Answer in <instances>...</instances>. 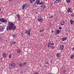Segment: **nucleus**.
Returning a JSON list of instances; mask_svg holds the SVG:
<instances>
[{"label": "nucleus", "mask_w": 74, "mask_h": 74, "mask_svg": "<svg viewBox=\"0 0 74 74\" xmlns=\"http://www.w3.org/2000/svg\"><path fill=\"white\" fill-rule=\"evenodd\" d=\"M13 26H14V24L13 23L11 22H9V25L8 27H7L6 28V30L8 31V30H9L10 28H11L12 27H13Z\"/></svg>", "instance_id": "f257e3e1"}, {"label": "nucleus", "mask_w": 74, "mask_h": 74, "mask_svg": "<svg viewBox=\"0 0 74 74\" xmlns=\"http://www.w3.org/2000/svg\"><path fill=\"white\" fill-rule=\"evenodd\" d=\"M16 66V64L14 63H11V64H9V67L10 70H12V68L14 69Z\"/></svg>", "instance_id": "f03ea898"}, {"label": "nucleus", "mask_w": 74, "mask_h": 74, "mask_svg": "<svg viewBox=\"0 0 74 74\" xmlns=\"http://www.w3.org/2000/svg\"><path fill=\"white\" fill-rule=\"evenodd\" d=\"M28 7H29L28 4L27 3H25V4H24L22 5V9L23 10H24L25 9V8H27Z\"/></svg>", "instance_id": "7ed1b4c3"}, {"label": "nucleus", "mask_w": 74, "mask_h": 74, "mask_svg": "<svg viewBox=\"0 0 74 74\" xmlns=\"http://www.w3.org/2000/svg\"><path fill=\"white\" fill-rule=\"evenodd\" d=\"M31 29H28V31L27 30L25 31V34H27L28 36H30V32H31ZM28 33V34H27Z\"/></svg>", "instance_id": "20e7f679"}, {"label": "nucleus", "mask_w": 74, "mask_h": 74, "mask_svg": "<svg viewBox=\"0 0 74 74\" xmlns=\"http://www.w3.org/2000/svg\"><path fill=\"white\" fill-rule=\"evenodd\" d=\"M0 21L3 22V23H6L7 22V21L4 19H0Z\"/></svg>", "instance_id": "39448f33"}, {"label": "nucleus", "mask_w": 74, "mask_h": 74, "mask_svg": "<svg viewBox=\"0 0 74 74\" xmlns=\"http://www.w3.org/2000/svg\"><path fill=\"white\" fill-rule=\"evenodd\" d=\"M4 29V27L1 25H0V32H3Z\"/></svg>", "instance_id": "423d86ee"}, {"label": "nucleus", "mask_w": 74, "mask_h": 74, "mask_svg": "<svg viewBox=\"0 0 74 74\" xmlns=\"http://www.w3.org/2000/svg\"><path fill=\"white\" fill-rule=\"evenodd\" d=\"M16 27L15 25H14L13 26V27H12L11 28H10V29H9L10 30H15L16 29Z\"/></svg>", "instance_id": "0eeeda50"}, {"label": "nucleus", "mask_w": 74, "mask_h": 74, "mask_svg": "<svg viewBox=\"0 0 74 74\" xmlns=\"http://www.w3.org/2000/svg\"><path fill=\"white\" fill-rule=\"evenodd\" d=\"M64 48V45H61L60 47V50H63Z\"/></svg>", "instance_id": "6e6552de"}, {"label": "nucleus", "mask_w": 74, "mask_h": 74, "mask_svg": "<svg viewBox=\"0 0 74 74\" xmlns=\"http://www.w3.org/2000/svg\"><path fill=\"white\" fill-rule=\"evenodd\" d=\"M67 11L68 13H70V12H71V8H68L67 9Z\"/></svg>", "instance_id": "1a4fd4ad"}, {"label": "nucleus", "mask_w": 74, "mask_h": 74, "mask_svg": "<svg viewBox=\"0 0 74 74\" xmlns=\"http://www.w3.org/2000/svg\"><path fill=\"white\" fill-rule=\"evenodd\" d=\"M60 1H61V0H56L54 1V3L55 4H56L58 3H60Z\"/></svg>", "instance_id": "9d476101"}, {"label": "nucleus", "mask_w": 74, "mask_h": 74, "mask_svg": "<svg viewBox=\"0 0 74 74\" xmlns=\"http://www.w3.org/2000/svg\"><path fill=\"white\" fill-rule=\"evenodd\" d=\"M27 64L26 62H23V67H25V66H26Z\"/></svg>", "instance_id": "9b49d317"}, {"label": "nucleus", "mask_w": 74, "mask_h": 74, "mask_svg": "<svg viewBox=\"0 0 74 74\" xmlns=\"http://www.w3.org/2000/svg\"><path fill=\"white\" fill-rule=\"evenodd\" d=\"M40 7L42 9H44L46 7V6L44 4H42L40 5Z\"/></svg>", "instance_id": "f8f14e48"}, {"label": "nucleus", "mask_w": 74, "mask_h": 74, "mask_svg": "<svg viewBox=\"0 0 74 74\" xmlns=\"http://www.w3.org/2000/svg\"><path fill=\"white\" fill-rule=\"evenodd\" d=\"M2 56L3 58H5L6 57H7V54H6V53H3L2 54Z\"/></svg>", "instance_id": "ddd939ff"}, {"label": "nucleus", "mask_w": 74, "mask_h": 74, "mask_svg": "<svg viewBox=\"0 0 74 74\" xmlns=\"http://www.w3.org/2000/svg\"><path fill=\"white\" fill-rule=\"evenodd\" d=\"M55 32L58 33V34H59L60 33V30H59V29H56Z\"/></svg>", "instance_id": "4468645a"}, {"label": "nucleus", "mask_w": 74, "mask_h": 74, "mask_svg": "<svg viewBox=\"0 0 74 74\" xmlns=\"http://www.w3.org/2000/svg\"><path fill=\"white\" fill-rule=\"evenodd\" d=\"M67 39V38L66 37L63 38H62V41H66Z\"/></svg>", "instance_id": "2eb2a0df"}, {"label": "nucleus", "mask_w": 74, "mask_h": 74, "mask_svg": "<svg viewBox=\"0 0 74 74\" xmlns=\"http://www.w3.org/2000/svg\"><path fill=\"white\" fill-rule=\"evenodd\" d=\"M56 56L58 58H60V53H57L56 55Z\"/></svg>", "instance_id": "dca6fc26"}, {"label": "nucleus", "mask_w": 74, "mask_h": 74, "mask_svg": "<svg viewBox=\"0 0 74 74\" xmlns=\"http://www.w3.org/2000/svg\"><path fill=\"white\" fill-rule=\"evenodd\" d=\"M38 21L40 22H42L43 21V19H38Z\"/></svg>", "instance_id": "f3484780"}, {"label": "nucleus", "mask_w": 74, "mask_h": 74, "mask_svg": "<svg viewBox=\"0 0 74 74\" xmlns=\"http://www.w3.org/2000/svg\"><path fill=\"white\" fill-rule=\"evenodd\" d=\"M70 23H71V25H73V23H74V21H73V20H72V19H71V20H70Z\"/></svg>", "instance_id": "a211bd4d"}, {"label": "nucleus", "mask_w": 74, "mask_h": 74, "mask_svg": "<svg viewBox=\"0 0 74 74\" xmlns=\"http://www.w3.org/2000/svg\"><path fill=\"white\" fill-rule=\"evenodd\" d=\"M64 23H65V22H64V21H62L61 22L60 25L62 26H63V25H64Z\"/></svg>", "instance_id": "6ab92c4d"}, {"label": "nucleus", "mask_w": 74, "mask_h": 74, "mask_svg": "<svg viewBox=\"0 0 74 74\" xmlns=\"http://www.w3.org/2000/svg\"><path fill=\"white\" fill-rule=\"evenodd\" d=\"M40 0H38L37 1V0H36L35 3H36L37 4H38L40 3Z\"/></svg>", "instance_id": "aec40b11"}, {"label": "nucleus", "mask_w": 74, "mask_h": 74, "mask_svg": "<svg viewBox=\"0 0 74 74\" xmlns=\"http://www.w3.org/2000/svg\"><path fill=\"white\" fill-rule=\"evenodd\" d=\"M22 66H23V64H22V63L21 62L19 64H18V66L21 67H22Z\"/></svg>", "instance_id": "412c9836"}, {"label": "nucleus", "mask_w": 74, "mask_h": 74, "mask_svg": "<svg viewBox=\"0 0 74 74\" xmlns=\"http://www.w3.org/2000/svg\"><path fill=\"white\" fill-rule=\"evenodd\" d=\"M21 52V51L20 49H18L17 50V53H20Z\"/></svg>", "instance_id": "4be33fe9"}, {"label": "nucleus", "mask_w": 74, "mask_h": 74, "mask_svg": "<svg viewBox=\"0 0 74 74\" xmlns=\"http://www.w3.org/2000/svg\"><path fill=\"white\" fill-rule=\"evenodd\" d=\"M48 44H50V45H54V44L53 43H51V42H50L48 43Z\"/></svg>", "instance_id": "5701e85b"}, {"label": "nucleus", "mask_w": 74, "mask_h": 74, "mask_svg": "<svg viewBox=\"0 0 74 74\" xmlns=\"http://www.w3.org/2000/svg\"><path fill=\"white\" fill-rule=\"evenodd\" d=\"M66 2L69 3H70L71 2V0H66Z\"/></svg>", "instance_id": "b1692460"}, {"label": "nucleus", "mask_w": 74, "mask_h": 74, "mask_svg": "<svg viewBox=\"0 0 74 74\" xmlns=\"http://www.w3.org/2000/svg\"><path fill=\"white\" fill-rule=\"evenodd\" d=\"M74 55H72L71 56V58L72 59L73 58H74Z\"/></svg>", "instance_id": "393cba45"}, {"label": "nucleus", "mask_w": 74, "mask_h": 74, "mask_svg": "<svg viewBox=\"0 0 74 74\" xmlns=\"http://www.w3.org/2000/svg\"><path fill=\"white\" fill-rule=\"evenodd\" d=\"M17 16L18 17V19H19L20 18V16H19V15L18 14H17Z\"/></svg>", "instance_id": "a878e982"}, {"label": "nucleus", "mask_w": 74, "mask_h": 74, "mask_svg": "<svg viewBox=\"0 0 74 74\" xmlns=\"http://www.w3.org/2000/svg\"><path fill=\"white\" fill-rule=\"evenodd\" d=\"M12 45V42H10L9 46L10 47V46H11V45Z\"/></svg>", "instance_id": "bb28decb"}, {"label": "nucleus", "mask_w": 74, "mask_h": 74, "mask_svg": "<svg viewBox=\"0 0 74 74\" xmlns=\"http://www.w3.org/2000/svg\"><path fill=\"white\" fill-rule=\"evenodd\" d=\"M45 64H48L49 65V63H48V61H46L45 62Z\"/></svg>", "instance_id": "cd10ccee"}, {"label": "nucleus", "mask_w": 74, "mask_h": 74, "mask_svg": "<svg viewBox=\"0 0 74 74\" xmlns=\"http://www.w3.org/2000/svg\"><path fill=\"white\" fill-rule=\"evenodd\" d=\"M12 56V54H10L9 56V58L10 59V58H11V56Z\"/></svg>", "instance_id": "c85d7f7f"}, {"label": "nucleus", "mask_w": 74, "mask_h": 74, "mask_svg": "<svg viewBox=\"0 0 74 74\" xmlns=\"http://www.w3.org/2000/svg\"><path fill=\"white\" fill-rule=\"evenodd\" d=\"M64 74H66V70L64 71H63Z\"/></svg>", "instance_id": "c756f323"}, {"label": "nucleus", "mask_w": 74, "mask_h": 74, "mask_svg": "<svg viewBox=\"0 0 74 74\" xmlns=\"http://www.w3.org/2000/svg\"><path fill=\"white\" fill-rule=\"evenodd\" d=\"M15 36H16V34H13L12 35V36L13 37H15Z\"/></svg>", "instance_id": "7c9ffc66"}, {"label": "nucleus", "mask_w": 74, "mask_h": 74, "mask_svg": "<svg viewBox=\"0 0 74 74\" xmlns=\"http://www.w3.org/2000/svg\"><path fill=\"white\" fill-rule=\"evenodd\" d=\"M12 44H16V42L14 41H12Z\"/></svg>", "instance_id": "2f4dec72"}, {"label": "nucleus", "mask_w": 74, "mask_h": 74, "mask_svg": "<svg viewBox=\"0 0 74 74\" xmlns=\"http://www.w3.org/2000/svg\"><path fill=\"white\" fill-rule=\"evenodd\" d=\"M44 4V2H40L39 3V4L40 5H41V4Z\"/></svg>", "instance_id": "473e14b6"}, {"label": "nucleus", "mask_w": 74, "mask_h": 74, "mask_svg": "<svg viewBox=\"0 0 74 74\" xmlns=\"http://www.w3.org/2000/svg\"><path fill=\"white\" fill-rule=\"evenodd\" d=\"M47 47L49 48L50 47H51V45L50 44H48V45H47Z\"/></svg>", "instance_id": "72a5a7b5"}, {"label": "nucleus", "mask_w": 74, "mask_h": 74, "mask_svg": "<svg viewBox=\"0 0 74 74\" xmlns=\"http://www.w3.org/2000/svg\"><path fill=\"white\" fill-rule=\"evenodd\" d=\"M44 30V28L42 30H41L40 31V32H42V31H43Z\"/></svg>", "instance_id": "f704fd0d"}, {"label": "nucleus", "mask_w": 74, "mask_h": 74, "mask_svg": "<svg viewBox=\"0 0 74 74\" xmlns=\"http://www.w3.org/2000/svg\"><path fill=\"white\" fill-rule=\"evenodd\" d=\"M29 1L31 3H33V1L32 0H29Z\"/></svg>", "instance_id": "c9c22d12"}, {"label": "nucleus", "mask_w": 74, "mask_h": 74, "mask_svg": "<svg viewBox=\"0 0 74 74\" xmlns=\"http://www.w3.org/2000/svg\"><path fill=\"white\" fill-rule=\"evenodd\" d=\"M21 36H22V37L23 36V33H21Z\"/></svg>", "instance_id": "e433bc0d"}, {"label": "nucleus", "mask_w": 74, "mask_h": 74, "mask_svg": "<svg viewBox=\"0 0 74 74\" xmlns=\"http://www.w3.org/2000/svg\"><path fill=\"white\" fill-rule=\"evenodd\" d=\"M72 16H74V13H73L71 15Z\"/></svg>", "instance_id": "4c0bfd02"}, {"label": "nucleus", "mask_w": 74, "mask_h": 74, "mask_svg": "<svg viewBox=\"0 0 74 74\" xmlns=\"http://www.w3.org/2000/svg\"><path fill=\"white\" fill-rule=\"evenodd\" d=\"M50 18H53V15L51 16H50Z\"/></svg>", "instance_id": "58836bf2"}, {"label": "nucleus", "mask_w": 74, "mask_h": 74, "mask_svg": "<svg viewBox=\"0 0 74 74\" xmlns=\"http://www.w3.org/2000/svg\"><path fill=\"white\" fill-rule=\"evenodd\" d=\"M0 41H3V39H2V38H0Z\"/></svg>", "instance_id": "ea45409f"}, {"label": "nucleus", "mask_w": 74, "mask_h": 74, "mask_svg": "<svg viewBox=\"0 0 74 74\" xmlns=\"http://www.w3.org/2000/svg\"><path fill=\"white\" fill-rule=\"evenodd\" d=\"M55 46H53L51 48H52V49H54L55 48Z\"/></svg>", "instance_id": "a19ab883"}, {"label": "nucleus", "mask_w": 74, "mask_h": 74, "mask_svg": "<svg viewBox=\"0 0 74 74\" xmlns=\"http://www.w3.org/2000/svg\"><path fill=\"white\" fill-rule=\"evenodd\" d=\"M38 19H42V18H41V16H39L38 17Z\"/></svg>", "instance_id": "79ce46f5"}, {"label": "nucleus", "mask_w": 74, "mask_h": 74, "mask_svg": "<svg viewBox=\"0 0 74 74\" xmlns=\"http://www.w3.org/2000/svg\"><path fill=\"white\" fill-rule=\"evenodd\" d=\"M59 29H62V27H59Z\"/></svg>", "instance_id": "37998d69"}, {"label": "nucleus", "mask_w": 74, "mask_h": 74, "mask_svg": "<svg viewBox=\"0 0 74 74\" xmlns=\"http://www.w3.org/2000/svg\"><path fill=\"white\" fill-rule=\"evenodd\" d=\"M57 34H58V33H56L55 34V35H56V36L57 35Z\"/></svg>", "instance_id": "c03bdc74"}, {"label": "nucleus", "mask_w": 74, "mask_h": 74, "mask_svg": "<svg viewBox=\"0 0 74 74\" xmlns=\"http://www.w3.org/2000/svg\"><path fill=\"white\" fill-rule=\"evenodd\" d=\"M72 50L74 51V47L73 48Z\"/></svg>", "instance_id": "a18cd8bd"}, {"label": "nucleus", "mask_w": 74, "mask_h": 74, "mask_svg": "<svg viewBox=\"0 0 74 74\" xmlns=\"http://www.w3.org/2000/svg\"><path fill=\"white\" fill-rule=\"evenodd\" d=\"M18 19V21H21V19Z\"/></svg>", "instance_id": "49530a36"}, {"label": "nucleus", "mask_w": 74, "mask_h": 74, "mask_svg": "<svg viewBox=\"0 0 74 74\" xmlns=\"http://www.w3.org/2000/svg\"><path fill=\"white\" fill-rule=\"evenodd\" d=\"M33 1H34L36 0H32Z\"/></svg>", "instance_id": "de8ad7c7"}, {"label": "nucleus", "mask_w": 74, "mask_h": 74, "mask_svg": "<svg viewBox=\"0 0 74 74\" xmlns=\"http://www.w3.org/2000/svg\"><path fill=\"white\" fill-rule=\"evenodd\" d=\"M54 31L53 30L51 32V33H53V32Z\"/></svg>", "instance_id": "09e8293b"}, {"label": "nucleus", "mask_w": 74, "mask_h": 74, "mask_svg": "<svg viewBox=\"0 0 74 74\" xmlns=\"http://www.w3.org/2000/svg\"><path fill=\"white\" fill-rule=\"evenodd\" d=\"M52 37L51 36H50V38H52Z\"/></svg>", "instance_id": "8fccbe9b"}, {"label": "nucleus", "mask_w": 74, "mask_h": 74, "mask_svg": "<svg viewBox=\"0 0 74 74\" xmlns=\"http://www.w3.org/2000/svg\"><path fill=\"white\" fill-rule=\"evenodd\" d=\"M69 31L70 32V30H69Z\"/></svg>", "instance_id": "3c124183"}, {"label": "nucleus", "mask_w": 74, "mask_h": 74, "mask_svg": "<svg viewBox=\"0 0 74 74\" xmlns=\"http://www.w3.org/2000/svg\"><path fill=\"white\" fill-rule=\"evenodd\" d=\"M1 11V8H0V12Z\"/></svg>", "instance_id": "603ef678"}, {"label": "nucleus", "mask_w": 74, "mask_h": 74, "mask_svg": "<svg viewBox=\"0 0 74 74\" xmlns=\"http://www.w3.org/2000/svg\"><path fill=\"white\" fill-rule=\"evenodd\" d=\"M45 66H46V67H47V66L46 65H45Z\"/></svg>", "instance_id": "864d4df0"}, {"label": "nucleus", "mask_w": 74, "mask_h": 74, "mask_svg": "<svg viewBox=\"0 0 74 74\" xmlns=\"http://www.w3.org/2000/svg\"><path fill=\"white\" fill-rule=\"evenodd\" d=\"M49 74H51V73H49Z\"/></svg>", "instance_id": "5fc2aeb1"}, {"label": "nucleus", "mask_w": 74, "mask_h": 74, "mask_svg": "<svg viewBox=\"0 0 74 74\" xmlns=\"http://www.w3.org/2000/svg\"><path fill=\"white\" fill-rule=\"evenodd\" d=\"M9 1H11V0H9Z\"/></svg>", "instance_id": "6e6d98bb"}, {"label": "nucleus", "mask_w": 74, "mask_h": 74, "mask_svg": "<svg viewBox=\"0 0 74 74\" xmlns=\"http://www.w3.org/2000/svg\"><path fill=\"white\" fill-rule=\"evenodd\" d=\"M1 24V22H0V24Z\"/></svg>", "instance_id": "4d7b16f0"}, {"label": "nucleus", "mask_w": 74, "mask_h": 74, "mask_svg": "<svg viewBox=\"0 0 74 74\" xmlns=\"http://www.w3.org/2000/svg\"><path fill=\"white\" fill-rule=\"evenodd\" d=\"M1 61H2V60H1Z\"/></svg>", "instance_id": "13d9d810"}, {"label": "nucleus", "mask_w": 74, "mask_h": 74, "mask_svg": "<svg viewBox=\"0 0 74 74\" xmlns=\"http://www.w3.org/2000/svg\"><path fill=\"white\" fill-rule=\"evenodd\" d=\"M53 74V73H52V74Z\"/></svg>", "instance_id": "bf43d9fd"}, {"label": "nucleus", "mask_w": 74, "mask_h": 74, "mask_svg": "<svg viewBox=\"0 0 74 74\" xmlns=\"http://www.w3.org/2000/svg\"><path fill=\"white\" fill-rule=\"evenodd\" d=\"M37 13V12H36V13Z\"/></svg>", "instance_id": "052dcab7"}, {"label": "nucleus", "mask_w": 74, "mask_h": 74, "mask_svg": "<svg viewBox=\"0 0 74 74\" xmlns=\"http://www.w3.org/2000/svg\"><path fill=\"white\" fill-rule=\"evenodd\" d=\"M1 19H3V18H1Z\"/></svg>", "instance_id": "680f3d73"}]
</instances>
